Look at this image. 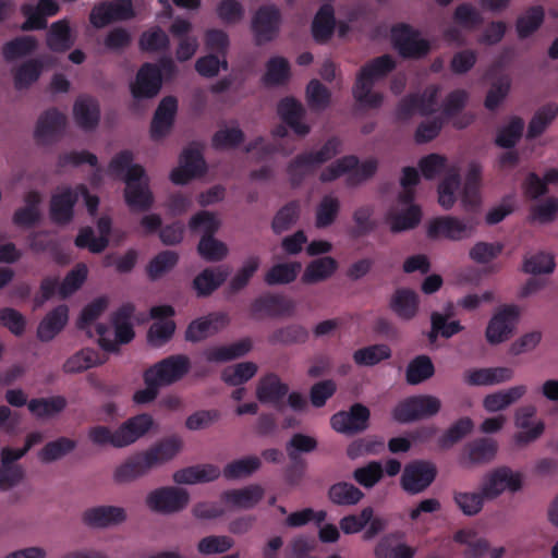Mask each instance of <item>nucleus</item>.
<instances>
[{
	"mask_svg": "<svg viewBox=\"0 0 558 558\" xmlns=\"http://www.w3.org/2000/svg\"><path fill=\"white\" fill-rule=\"evenodd\" d=\"M134 155L124 149L109 162L108 172L125 182L124 201L132 211H147L154 204V195L149 189V179L145 169L133 163Z\"/></svg>",
	"mask_w": 558,
	"mask_h": 558,
	"instance_id": "f257e3e1",
	"label": "nucleus"
},
{
	"mask_svg": "<svg viewBox=\"0 0 558 558\" xmlns=\"http://www.w3.org/2000/svg\"><path fill=\"white\" fill-rule=\"evenodd\" d=\"M396 65V61L390 54H383L372 59L360 69L352 94L361 108L377 109L383 105V94L373 92V87L376 82L392 72Z\"/></svg>",
	"mask_w": 558,
	"mask_h": 558,
	"instance_id": "f03ea898",
	"label": "nucleus"
},
{
	"mask_svg": "<svg viewBox=\"0 0 558 558\" xmlns=\"http://www.w3.org/2000/svg\"><path fill=\"white\" fill-rule=\"evenodd\" d=\"M154 425L150 414L142 413L128 418L116 430L108 426L97 425L88 429L89 440L97 446L110 445L124 448L143 437Z\"/></svg>",
	"mask_w": 558,
	"mask_h": 558,
	"instance_id": "7ed1b4c3",
	"label": "nucleus"
},
{
	"mask_svg": "<svg viewBox=\"0 0 558 558\" xmlns=\"http://www.w3.org/2000/svg\"><path fill=\"white\" fill-rule=\"evenodd\" d=\"M135 307L131 303H125L120 306L112 315L111 323L114 327V339L109 337L110 328L105 324H98L96 327L99 336L98 343L101 349L108 352L118 351L119 344H126L131 342L135 336L131 317Z\"/></svg>",
	"mask_w": 558,
	"mask_h": 558,
	"instance_id": "20e7f679",
	"label": "nucleus"
},
{
	"mask_svg": "<svg viewBox=\"0 0 558 558\" xmlns=\"http://www.w3.org/2000/svg\"><path fill=\"white\" fill-rule=\"evenodd\" d=\"M391 44L403 59L418 60L426 57L430 43L421 38L418 29L407 23H397L390 29Z\"/></svg>",
	"mask_w": 558,
	"mask_h": 558,
	"instance_id": "39448f33",
	"label": "nucleus"
},
{
	"mask_svg": "<svg viewBox=\"0 0 558 558\" xmlns=\"http://www.w3.org/2000/svg\"><path fill=\"white\" fill-rule=\"evenodd\" d=\"M441 408L440 400L432 395L411 396L400 401L392 410V417L408 424L435 416Z\"/></svg>",
	"mask_w": 558,
	"mask_h": 558,
	"instance_id": "423d86ee",
	"label": "nucleus"
},
{
	"mask_svg": "<svg viewBox=\"0 0 558 558\" xmlns=\"http://www.w3.org/2000/svg\"><path fill=\"white\" fill-rule=\"evenodd\" d=\"M437 476V468L425 460L408 463L402 472L400 484L409 495H417L426 490Z\"/></svg>",
	"mask_w": 558,
	"mask_h": 558,
	"instance_id": "0eeeda50",
	"label": "nucleus"
},
{
	"mask_svg": "<svg viewBox=\"0 0 558 558\" xmlns=\"http://www.w3.org/2000/svg\"><path fill=\"white\" fill-rule=\"evenodd\" d=\"M190 501L189 493L183 488L166 486L154 489L146 497L151 511L169 514L183 510Z\"/></svg>",
	"mask_w": 558,
	"mask_h": 558,
	"instance_id": "6e6552de",
	"label": "nucleus"
},
{
	"mask_svg": "<svg viewBox=\"0 0 558 558\" xmlns=\"http://www.w3.org/2000/svg\"><path fill=\"white\" fill-rule=\"evenodd\" d=\"M190 371V360L186 355H170L153 366L146 373L160 387L171 385L183 378Z\"/></svg>",
	"mask_w": 558,
	"mask_h": 558,
	"instance_id": "1a4fd4ad",
	"label": "nucleus"
},
{
	"mask_svg": "<svg viewBox=\"0 0 558 558\" xmlns=\"http://www.w3.org/2000/svg\"><path fill=\"white\" fill-rule=\"evenodd\" d=\"M281 13L275 5H262L255 12L251 28L254 34L255 44L262 46L272 41L279 34Z\"/></svg>",
	"mask_w": 558,
	"mask_h": 558,
	"instance_id": "9d476101",
	"label": "nucleus"
},
{
	"mask_svg": "<svg viewBox=\"0 0 558 558\" xmlns=\"http://www.w3.org/2000/svg\"><path fill=\"white\" fill-rule=\"evenodd\" d=\"M521 488V474L513 472L508 466H500L486 475L480 492L485 499L492 500L501 495L505 489L515 493Z\"/></svg>",
	"mask_w": 558,
	"mask_h": 558,
	"instance_id": "9b49d317",
	"label": "nucleus"
},
{
	"mask_svg": "<svg viewBox=\"0 0 558 558\" xmlns=\"http://www.w3.org/2000/svg\"><path fill=\"white\" fill-rule=\"evenodd\" d=\"M520 310L517 305H502L490 318L485 336L490 344L505 342L511 336L519 318Z\"/></svg>",
	"mask_w": 558,
	"mask_h": 558,
	"instance_id": "f8f14e48",
	"label": "nucleus"
},
{
	"mask_svg": "<svg viewBox=\"0 0 558 558\" xmlns=\"http://www.w3.org/2000/svg\"><path fill=\"white\" fill-rule=\"evenodd\" d=\"M207 165L202 151L195 147L185 148L180 156V165L170 173V180L177 185H184L191 180L203 177Z\"/></svg>",
	"mask_w": 558,
	"mask_h": 558,
	"instance_id": "ddd939ff",
	"label": "nucleus"
},
{
	"mask_svg": "<svg viewBox=\"0 0 558 558\" xmlns=\"http://www.w3.org/2000/svg\"><path fill=\"white\" fill-rule=\"evenodd\" d=\"M369 416L371 412L365 405L355 403L349 411L335 413L330 418V425L336 432L352 436L367 429Z\"/></svg>",
	"mask_w": 558,
	"mask_h": 558,
	"instance_id": "4468645a",
	"label": "nucleus"
},
{
	"mask_svg": "<svg viewBox=\"0 0 558 558\" xmlns=\"http://www.w3.org/2000/svg\"><path fill=\"white\" fill-rule=\"evenodd\" d=\"M162 86V75L157 64L146 62L137 71L135 81L130 85L134 99H151Z\"/></svg>",
	"mask_w": 558,
	"mask_h": 558,
	"instance_id": "2eb2a0df",
	"label": "nucleus"
},
{
	"mask_svg": "<svg viewBox=\"0 0 558 558\" xmlns=\"http://www.w3.org/2000/svg\"><path fill=\"white\" fill-rule=\"evenodd\" d=\"M78 202L76 189L65 186L51 195L49 203V216L53 223L66 226L74 218V207Z\"/></svg>",
	"mask_w": 558,
	"mask_h": 558,
	"instance_id": "dca6fc26",
	"label": "nucleus"
},
{
	"mask_svg": "<svg viewBox=\"0 0 558 558\" xmlns=\"http://www.w3.org/2000/svg\"><path fill=\"white\" fill-rule=\"evenodd\" d=\"M251 314L257 318L260 314L269 317L292 316L295 311V303L282 294L266 293L256 298L251 303Z\"/></svg>",
	"mask_w": 558,
	"mask_h": 558,
	"instance_id": "f3484780",
	"label": "nucleus"
},
{
	"mask_svg": "<svg viewBox=\"0 0 558 558\" xmlns=\"http://www.w3.org/2000/svg\"><path fill=\"white\" fill-rule=\"evenodd\" d=\"M60 10L56 0H39L37 5L24 3L21 13L25 21L21 25L23 32L40 31L47 28V17L58 14Z\"/></svg>",
	"mask_w": 558,
	"mask_h": 558,
	"instance_id": "a211bd4d",
	"label": "nucleus"
},
{
	"mask_svg": "<svg viewBox=\"0 0 558 558\" xmlns=\"http://www.w3.org/2000/svg\"><path fill=\"white\" fill-rule=\"evenodd\" d=\"M229 316L222 312L209 313L206 316L192 320L186 330L185 339L191 342H199L209 335H214L229 325Z\"/></svg>",
	"mask_w": 558,
	"mask_h": 558,
	"instance_id": "6ab92c4d",
	"label": "nucleus"
},
{
	"mask_svg": "<svg viewBox=\"0 0 558 558\" xmlns=\"http://www.w3.org/2000/svg\"><path fill=\"white\" fill-rule=\"evenodd\" d=\"M536 414V408L532 404L523 405L515 411L514 424L518 428L524 429L514 435V441L518 446H526L538 439L544 430L545 424L543 421L531 424V418Z\"/></svg>",
	"mask_w": 558,
	"mask_h": 558,
	"instance_id": "aec40b11",
	"label": "nucleus"
},
{
	"mask_svg": "<svg viewBox=\"0 0 558 558\" xmlns=\"http://www.w3.org/2000/svg\"><path fill=\"white\" fill-rule=\"evenodd\" d=\"M497 450L498 444L493 438H476L465 445L460 464L463 468H472L488 463L496 457Z\"/></svg>",
	"mask_w": 558,
	"mask_h": 558,
	"instance_id": "412c9836",
	"label": "nucleus"
},
{
	"mask_svg": "<svg viewBox=\"0 0 558 558\" xmlns=\"http://www.w3.org/2000/svg\"><path fill=\"white\" fill-rule=\"evenodd\" d=\"M66 117L56 108L46 110L36 124L34 136L39 144L54 142L64 131Z\"/></svg>",
	"mask_w": 558,
	"mask_h": 558,
	"instance_id": "4be33fe9",
	"label": "nucleus"
},
{
	"mask_svg": "<svg viewBox=\"0 0 558 558\" xmlns=\"http://www.w3.org/2000/svg\"><path fill=\"white\" fill-rule=\"evenodd\" d=\"M178 111V100L174 96H166L159 102L150 123V137L161 140L171 131Z\"/></svg>",
	"mask_w": 558,
	"mask_h": 558,
	"instance_id": "5701e85b",
	"label": "nucleus"
},
{
	"mask_svg": "<svg viewBox=\"0 0 558 558\" xmlns=\"http://www.w3.org/2000/svg\"><path fill=\"white\" fill-rule=\"evenodd\" d=\"M154 469L146 451H140L124 460L113 473L114 482L119 484L131 483Z\"/></svg>",
	"mask_w": 558,
	"mask_h": 558,
	"instance_id": "b1692460",
	"label": "nucleus"
},
{
	"mask_svg": "<svg viewBox=\"0 0 558 558\" xmlns=\"http://www.w3.org/2000/svg\"><path fill=\"white\" fill-rule=\"evenodd\" d=\"M82 520L89 527L104 529L124 522L126 512L117 506H97L85 510Z\"/></svg>",
	"mask_w": 558,
	"mask_h": 558,
	"instance_id": "393cba45",
	"label": "nucleus"
},
{
	"mask_svg": "<svg viewBox=\"0 0 558 558\" xmlns=\"http://www.w3.org/2000/svg\"><path fill=\"white\" fill-rule=\"evenodd\" d=\"M264 494L260 485L252 484L243 488L227 489L221 493L220 499L228 506L247 510L254 508L263 499Z\"/></svg>",
	"mask_w": 558,
	"mask_h": 558,
	"instance_id": "a878e982",
	"label": "nucleus"
},
{
	"mask_svg": "<svg viewBox=\"0 0 558 558\" xmlns=\"http://www.w3.org/2000/svg\"><path fill=\"white\" fill-rule=\"evenodd\" d=\"M69 320V307L60 304L46 314L37 327V338L41 342L51 341L59 335Z\"/></svg>",
	"mask_w": 558,
	"mask_h": 558,
	"instance_id": "bb28decb",
	"label": "nucleus"
},
{
	"mask_svg": "<svg viewBox=\"0 0 558 558\" xmlns=\"http://www.w3.org/2000/svg\"><path fill=\"white\" fill-rule=\"evenodd\" d=\"M73 117L81 129L95 130L100 121L99 102L94 97L80 96L73 106Z\"/></svg>",
	"mask_w": 558,
	"mask_h": 558,
	"instance_id": "cd10ccee",
	"label": "nucleus"
},
{
	"mask_svg": "<svg viewBox=\"0 0 558 558\" xmlns=\"http://www.w3.org/2000/svg\"><path fill=\"white\" fill-rule=\"evenodd\" d=\"M468 226L457 217L442 216L434 218L427 227V235L430 239L445 238L461 240L465 236Z\"/></svg>",
	"mask_w": 558,
	"mask_h": 558,
	"instance_id": "c85d7f7f",
	"label": "nucleus"
},
{
	"mask_svg": "<svg viewBox=\"0 0 558 558\" xmlns=\"http://www.w3.org/2000/svg\"><path fill=\"white\" fill-rule=\"evenodd\" d=\"M289 387L282 383L278 375L269 373L262 377L256 388V397L262 403H270L280 408L282 399L287 396Z\"/></svg>",
	"mask_w": 558,
	"mask_h": 558,
	"instance_id": "c756f323",
	"label": "nucleus"
},
{
	"mask_svg": "<svg viewBox=\"0 0 558 558\" xmlns=\"http://www.w3.org/2000/svg\"><path fill=\"white\" fill-rule=\"evenodd\" d=\"M75 44V36L72 33L66 19L53 22L46 35V45L52 52L63 53L70 50Z\"/></svg>",
	"mask_w": 558,
	"mask_h": 558,
	"instance_id": "7c9ffc66",
	"label": "nucleus"
},
{
	"mask_svg": "<svg viewBox=\"0 0 558 558\" xmlns=\"http://www.w3.org/2000/svg\"><path fill=\"white\" fill-rule=\"evenodd\" d=\"M251 350L252 340L244 338L228 345L209 347L203 355L209 363H226L246 355Z\"/></svg>",
	"mask_w": 558,
	"mask_h": 558,
	"instance_id": "2f4dec72",
	"label": "nucleus"
},
{
	"mask_svg": "<svg viewBox=\"0 0 558 558\" xmlns=\"http://www.w3.org/2000/svg\"><path fill=\"white\" fill-rule=\"evenodd\" d=\"M278 114L282 121L289 125L299 136H305L310 133V125L302 122L304 109L298 100L291 97L283 98L278 104Z\"/></svg>",
	"mask_w": 558,
	"mask_h": 558,
	"instance_id": "473e14b6",
	"label": "nucleus"
},
{
	"mask_svg": "<svg viewBox=\"0 0 558 558\" xmlns=\"http://www.w3.org/2000/svg\"><path fill=\"white\" fill-rule=\"evenodd\" d=\"M318 168L310 151L298 154L286 168L290 185L293 189L301 186L305 179L313 175Z\"/></svg>",
	"mask_w": 558,
	"mask_h": 558,
	"instance_id": "72a5a7b5",
	"label": "nucleus"
},
{
	"mask_svg": "<svg viewBox=\"0 0 558 558\" xmlns=\"http://www.w3.org/2000/svg\"><path fill=\"white\" fill-rule=\"evenodd\" d=\"M420 299L415 291L408 288H399L390 300V308L401 319L410 320L418 312Z\"/></svg>",
	"mask_w": 558,
	"mask_h": 558,
	"instance_id": "f704fd0d",
	"label": "nucleus"
},
{
	"mask_svg": "<svg viewBox=\"0 0 558 558\" xmlns=\"http://www.w3.org/2000/svg\"><path fill=\"white\" fill-rule=\"evenodd\" d=\"M336 26L335 10L330 3L323 4L312 22V35L316 43L325 44L333 35Z\"/></svg>",
	"mask_w": 558,
	"mask_h": 558,
	"instance_id": "c9c22d12",
	"label": "nucleus"
},
{
	"mask_svg": "<svg viewBox=\"0 0 558 558\" xmlns=\"http://www.w3.org/2000/svg\"><path fill=\"white\" fill-rule=\"evenodd\" d=\"M229 270L225 266L205 268L193 280V287L199 296H208L228 278Z\"/></svg>",
	"mask_w": 558,
	"mask_h": 558,
	"instance_id": "e433bc0d",
	"label": "nucleus"
},
{
	"mask_svg": "<svg viewBox=\"0 0 558 558\" xmlns=\"http://www.w3.org/2000/svg\"><path fill=\"white\" fill-rule=\"evenodd\" d=\"M183 448V441L179 436L166 437L155 445L150 446L146 451L154 468L172 460Z\"/></svg>",
	"mask_w": 558,
	"mask_h": 558,
	"instance_id": "4c0bfd02",
	"label": "nucleus"
},
{
	"mask_svg": "<svg viewBox=\"0 0 558 558\" xmlns=\"http://www.w3.org/2000/svg\"><path fill=\"white\" fill-rule=\"evenodd\" d=\"M397 539V533L383 536L374 548L375 558H414L415 548Z\"/></svg>",
	"mask_w": 558,
	"mask_h": 558,
	"instance_id": "58836bf2",
	"label": "nucleus"
},
{
	"mask_svg": "<svg viewBox=\"0 0 558 558\" xmlns=\"http://www.w3.org/2000/svg\"><path fill=\"white\" fill-rule=\"evenodd\" d=\"M338 269L337 260L331 256L316 258L310 262L303 272L302 282L313 284L330 278Z\"/></svg>",
	"mask_w": 558,
	"mask_h": 558,
	"instance_id": "ea45409f",
	"label": "nucleus"
},
{
	"mask_svg": "<svg viewBox=\"0 0 558 558\" xmlns=\"http://www.w3.org/2000/svg\"><path fill=\"white\" fill-rule=\"evenodd\" d=\"M308 339V331L299 324H289L275 329L267 338L271 345H293L305 343Z\"/></svg>",
	"mask_w": 558,
	"mask_h": 558,
	"instance_id": "a19ab883",
	"label": "nucleus"
},
{
	"mask_svg": "<svg viewBox=\"0 0 558 558\" xmlns=\"http://www.w3.org/2000/svg\"><path fill=\"white\" fill-rule=\"evenodd\" d=\"M364 493L349 482H338L328 489L329 500L337 506L351 507L357 505L363 498Z\"/></svg>",
	"mask_w": 558,
	"mask_h": 558,
	"instance_id": "79ce46f5",
	"label": "nucleus"
},
{
	"mask_svg": "<svg viewBox=\"0 0 558 558\" xmlns=\"http://www.w3.org/2000/svg\"><path fill=\"white\" fill-rule=\"evenodd\" d=\"M558 116V105L556 102H547L542 106L532 117L526 132L529 140H534L541 136L551 122Z\"/></svg>",
	"mask_w": 558,
	"mask_h": 558,
	"instance_id": "37998d69",
	"label": "nucleus"
},
{
	"mask_svg": "<svg viewBox=\"0 0 558 558\" xmlns=\"http://www.w3.org/2000/svg\"><path fill=\"white\" fill-rule=\"evenodd\" d=\"M102 363L104 360L99 356V353L96 350L85 348L70 356L64 362L62 368L64 373L76 374Z\"/></svg>",
	"mask_w": 558,
	"mask_h": 558,
	"instance_id": "c03bdc74",
	"label": "nucleus"
},
{
	"mask_svg": "<svg viewBox=\"0 0 558 558\" xmlns=\"http://www.w3.org/2000/svg\"><path fill=\"white\" fill-rule=\"evenodd\" d=\"M291 75L289 61L283 57H271L266 63V72L263 83L267 86H280L286 84Z\"/></svg>",
	"mask_w": 558,
	"mask_h": 558,
	"instance_id": "a18cd8bd",
	"label": "nucleus"
},
{
	"mask_svg": "<svg viewBox=\"0 0 558 558\" xmlns=\"http://www.w3.org/2000/svg\"><path fill=\"white\" fill-rule=\"evenodd\" d=\"M464 327L459 320L447 319V316L439 312H433L430 314V331L428 332L429 342H435L440 336L445 339H449L454 335L461 332Z\"/></svg>",
	"mask_w": 558,
	"mask_h": 558,
	"instance_id": "49530a36",
	"label": "nucleus"
},
{
	"mask_svg": "<svg viewBox=\"0 0 558 558\" xmlns=\"http://www.w3.org/2000/svg\"><path fill=\"white\" fill-rule=\"evenodd\" d=\"M44 64L38 59H31L23 62L14 72V87L17 90L28 88L38 81L41 75Z\"/></svg>",
	"mask_w": 558,
	"mask_h": 558,
	"instance_id": "de8ad7c7",
	"label": "nucleus"
},
{
	"mask_svg": "<svg viewBox=\"0 0 558 558\" xmlns=\"http://www.w3.org/2000/svg\"><path fill=\"white\" fill-rule=\"evenodd\" d=\"M29 412L36 417H49L62 412L66 407L63 396L34 398L27 403Z\"/></svg>",
	"mask_w": 558,
	"mask_h": 558,
	"instance_id": "09e8293b",
	"label": "nucleus"
},
{
	"mask_svg": "<svg viewBox=\"0 0 558 558\" xmlns=\"http://www.w3.org/2000/svg\"><path fill=\"white\" fill-rule=\"evenodd\" d=\"M301 268L300 262L276 264L266 272L265 282L268 286L291 283L296 279Z\"/></svg>",
	"mask_w": 558,
	"mask_h": 558,
	"instance_id": "8fccbe9b",
	"label": "nucleus"
},
{
	"mask_svg": "<svg viewBox=\"0 0 558 558\" xmlns=\"http://www.w3.org/2000/svg\"><path fill=\"white\" fill-rule=\"evenodd\" d=\"M301 207L298 201H291L282 206L271 221L274 233L281 234L290 230L299 220Z\"/></svg>",
	"mask_w": 558,
	"mask_h": 558,
	"instance_id": "3c124183",
	"label": "nucleus"
},
{
	"mask_svg": "<svg viewBox=\"0 0 558 558\" xmlns=\"http://www.w3.org/2000/svg\"><path fill=\"white\" fill-rule=\"evenodd\" d=\"M461 185V177L457 168H452L438 185V203L448 210L456 203V191Z\"/></svg>",
	"mask_w": 558,
	"mask_h": 558,
	"instance_id": "603ef678",
	"label": "nucleus"
},
{
	"mask_svg": "<svg viewBox=\"0 0 558 558\" xmlns=\"http://www.w3.org/2000/svg\"><path fill=\"white\" fill-rule=\"evenodd\" d=\"M435 373L434 364L429 356L418 355L407 367L405 379L410 385H418L429 379Z\"/></svg>",
	"mask_w": 558,
	"mask_h": 558,
	"instance_id": "864d4df0",
	"label": "nucleus"
},
{
	"mask_svg": "<svg viewBox=\"0 0 558 558\" xmlns=\"http://www.w3.org/2000/svg\"><path fill=\"white\" fill-rule=\"evenodd\" d=\"M452 499L456 507L466 517L477 515L483 510L485 501L481 492L453 490Z\"/></svg>",
	"mask_w": 558,
	"mask_h": 558,
	"instance_id": "5fc2aeb1",
	"label": "nucleus"
},
{
	"mask_svg": "<svg viewBox=\"0 0 558 558\" xmlns=\"http://www.w3.org/2000/svg\"><path fill=\"white\" fill-rule=\"evenodd\" d=\"M473 427L474 424L470 417L459 418L438 438V446L444 450L450 449L469 435Z\"/></svg>",
	"mask_w": 558,
	"mask_h": 558,
	"instance_id": "6e6d98bb",
	"label": "nucleus"
},
{
	"mask_svg": "<svg viewBox=\"0 0 558 558\" xmlns=\"http://www.w3.org/2000/svg\"><path fill=\"white\" fill-rule=\"evenodd\" d=\"M545 12L541 5L531 7L517 20L519 38L525 39L535 33L544 22Z\"/></svg>",
	"mask_w": 558,
	"mask_h": 558,
	"instance_id": "4d7b16f0",
	"label": "nucleus"
},
{
	"mask_svg": "<svg viewBox=\"0 0 558 558\" xmlns=\"http://www.w3.org/2000/svg\"><path fill=\"white\" fill-rule=\"evenodd\" d=\"M37 46L38 43L34 36H19L3 45L2 54L7 61H13L31 54Z\"/></svg>",
	"mask_w": 558,
	"mask_h": 558,
	"instance_id": "13d9d810",
	"label": "nucleus"
},
{
	"mask_svg": "<svg viewBox=\"0 0 558 558\" xmlns=\"http://www.w3.org/2000/svg\"><path fill=\"white\" fill-rule=\"evenodd\" d=\"M76 447V441L68 437H59L56 440L47 442L38 452V459L43 463H51L57 461Z\"/></svg>",
	"mask_w": 558,
	"mask_h": 558,
	"instance_id": "bf43d9fd",
	"label": "nucleus"
},
{
	"mask_svg": "<svg viewBox=\"0 0 558 558\" xmlns=\"http://www.w3.org/2000/svg\"><path fill=\"white\" fill-rule=\"evenodd\" d=\"M391 356V349L384 343L373 344L356 350L353 360L360 366H374Z\"/></svg>",
	"mask_w": 558,
	"mask_h": 558,
	"instance_id": "052dcab7",
	"label": "nucleus"
},
{
	"mask_svg": "<svg viewBox=\"0 0 558 558\" xmlns=\"http://www.w3.org/2000/svg\"><path fill=\"white\" fill-rule=\"evenodd\" d=\"M138 47L143 52H161L169 49L170 39L159 26H156L142 33Z\"/></svg>",
	"mask_w": 558,
	"mask_h": 558,
	"instance_id": "680f3d73",
	"label": "nucleus"
},
{
	"mask_svg": "<svg viewBox=\"0 0 558 558\" xmlns=\"http://www.w3.org/2000/svg\"><path fill=\"white\" fill-rule=\"evenodd\" d=\"M421 218V208L417 205H411L399 214H390L388 216L390 230L393 233H399L405 230L414 229L420 223Z\"/></svg>",
	"mask_w": 558,
	"mask_h": 558,
	"instance_id": "e2e57ef3",
	"label": "nucleus"
},
{
	"mask_svg": "<svg viewBox=\"0 0 558 558\" xmlns=\"http://www.w3.org/2000/svg\"><path fill=\"white\" fill-rule=\"evenodd\" d=\"M257 369L254 362H241L226 367L221 373V378L229 386H240L253 378Z\"/></svg>",
	"mask_w": 558,
	"mask_h": 558,
	"instance_id": "0e129e2a",
	"label": "nucleus"
},
{
	"mask_svg": "<svg viewBox=\"0 0 558 558\" xmlns=\"http://www.w3.org/2000/svg\"><path fill=\"white\" fill-rule=\"evenodd\" d=\"M260 460L255 456L245 457L228 463L223 469V476L227 480L246 477L260 468Z\"/></svg>",
	"mask_w": 558,
	"mask_h": 558,
	"instance_id": "69168bd1",
	"label": "nucleus"
},
{
	"mask_svg": "<svg viewBox=\"0 0 558 558\" xmlns=\"http://www.w3.org/2000/svg\"><path fill=\"white\" fill-rule=\"evenodd\" d=\"M524 129V122L520 117H513L510 122L498 130L495 143L501 148H513L520 141Z\"/></svg>",
	"mask_w": 558,
	"mask_h": 558,
	"instance_id": "338daca9",
	"label": "nucleus"
},
{
	"mask_svg": "<svg viewBox=\"0 0 558 558\" xmlns=\"http://www.w3.org/2000/svg\"><path fill=\"white\" fill-rule=\"evenodd\" d=\"M352 477L364 488H373L384 477V468L379 461H371L364 466L356 468Z\"/></svg>",
	"mask_w": 558,
	"mask_h": 558,
	"instance_id": "774afa93",
	"label": "nucleus"
}]
</instances>
